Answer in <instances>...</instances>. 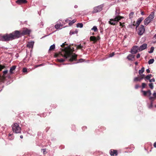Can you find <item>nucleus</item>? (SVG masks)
I'll return each mask as SVG.
<instances>
[{
    "instance_id": "obj_29",
    "label": "nucleus",
    "mask_w": 156,
    "mask_h": 156,
    "mask_svg": "<svg viewBox=\"0 0 156 156\" xmlns=\"http://www.w3.org/2000/svg\"><path fill=\"white\" fill-rule=\"evenodd\" d=\"M149 87H150V88L151 89H153V88H154V86H153V83H149Z\"/></svg>"
},
{
    "instance_id": "obj_23",
    "label": "nucleus",
    "mask_w": 156,
    "mask_h": 156,
    "mask_svg": "<svg viewBox=\"0 0 156 156\" xmlns=\"http://www.w3.org/2000/svg\"><path fill=\"white\" fill-rule=\"evenodd\" d=\"M154 61V59H151L149 60L148 61V63L149 64H151L153 63Z\"/></svg>"
},
{
    "instance_id": "obj_20",
    "label": "nucleus",
    "mask_w": 156,
    "mask_h": 156,
    "mask_svg": "<svg viewBox=\"0 0 156 156\" xmlns=\"http://www.w3.org/2000/svg\"><path fill=\"white\" fill-rule=\"evenodd\" d=\"M62 25L61 24L57 23L55 26V27L56 29H58L60 28L61 27H62Z\"/></svg>"
},
{
    "instance_id": "obj_53",
    "label": "nucleus",
    "mask_w": 156,
    "mask_h": 156,
    "mask_svg": "<svg viewBox=\"0 0 156 156\" xmlns=\"http://www.w3.org/2000/svg\"><path fill=\"white\" fill-rule=\"evenodd\" d=\"M153 98L152 97H150V100H152Z\"/></svg>"
},
{
    "instance_id": "obj_45",
    "label": "nucleus",
    "mask_w": 156,
    "mask_h": 156,
    "mask_svg": "<svg viewBox=\"0 0 156 156\" xmlns=\"http://www.w3.org/2000/svg\"><path fill=\"white\" fill-rule=\"evenodd\" d=\"M73 24V23H72V21L70 22L69 23V26H71V25H72Z\"/></svg>"
},
{
    "instance_id": "obj_2",
    "label": "nucleus",
    "mask_w": 156,
    "mask_h": 156,
    "mask_svg": "<svg viewBox=\"0 0 156 156\" xmlns=\"http://www.w3.org/2000/svg\"><path fill=\"white\" fill-rule=\"evenodd\" d=\"M154 16V12H151L149 16L144 20V24L146 25H147L152 20Z\"/></svg>"
},
{
    "instance_id": "obj_60",
    "label": "nucleus",
    "mask_w": 156,
    "mask_h": 156,
    "mask_svg": "<svg viewBox=\"0 0 156 156\" xmlns=\"http://www.w3.org/2000/svg\"><path fill=\"white\" fill-rule=\"evenodd\" d=\"M77 5H75V8H77Z\"/></svg>"
},
{
    "instance_id": "obj_37",
    "label": "nucleus",
    "mask_w": 156,
    "mask_h": 156,
    "mask_svg": "<svg viewBox=\"0 0 156 156\" xmlns=\"http://www.w3.org/2000/svg\"><path fill=\"white\" fill-rule=\"evenodd\" d=\"M23 72H27V69L26 68H23Z\"/></svg>"
},
{
    "instance_id": "obj_43",
    "label": "nucleus",
    "mask_w": 156,
    "mask_h": 156,
    "mask_svg": "<svg viewBox=\"0 0 156 156\" xmlns=\"http://www.w3.org/2000/svg\"><path fill=\"white\" fill-rule=\"evenodd\" d=\"M76 20H73L72 21V23H75L76 22Z\"/></svg>"
},
{
    "instance_id": "obj_6",
    "label": "nucleus",
    "mask_w": 156,
    "mask_h": 156,
    "mask_svg": "<svg viewBox=\"0 0 156 156\" xmlns=\"http://www.w3.org/2000/svg\"><path fill=\"white\" fill-rule=\"evenodd\" d=\"M123 17L120 16H117L114 19H110V21H109V23L111 25H115L116 22L119 21Z\"/></svg>"
},
{
    "instance_id": "obj_24",
    "label": "nucleus",
    "mask_w": 156,
    "mask_h": 156,
    "mask_svg": "<svg viewBox=\"0 0 156 156\" xmlns=\"http://www.w3.org/2000/svg\"><path fill=\"white\" fill-rule=\"evenodd\" d=\"M55 45L54 44L52 45H51L50 48L49 49V50H53L55 48Z\"/></svg>"
},
{
    "instance_id": "obj_32",
    "label": "nucleus",
    "mask_w": 156,
    "mask_h": 156,
    "mask_svg": "<svg viewBox=\"0 0 156 156\" xmlns=\"http://www.w3.org/2000/svg\"><path fill=\"white\" fill-rule=\"evenodd\" d=\"M141 92L143 93V95L144 96H146L147 93V91H145L142 90Z\"/></svg>"
},
{
    "instance_id": "obj_3",
    "label": "nucleus",
    "mask_w": 156,
    "mask_h": 156,
    "mask_svg": "<svg viewBox=\"0 0 156 156\" xmlns=\"http://www.w3.org/2000/svg\"><path fill=\"white\" fill-rule=\"evenodd\" d=\"M12 131L16 133H20L21 132V129L17 123L13 124L12 126Z\"/></svg>"
},
{
    "instance_id": "obj_9",
    "label": "nucleus",
    "mask_w": 156,
    "mask_h": 156,
    "mask_svg": "<svg viewBox=\"0 0 156 156\" xmlns=\"http://www.w3.org/2000/svg\"><path fill=\"white\" fill-rule=\"evenodd\" d=\"M31 30H30L27 28H24L22 32L21 33L22 35H24L29 34Z\"/></svg>"
},
{
    "instance_id": "obj_1",
    "label": "nucleus",
    "mask_w": 156,
    "mask_h": 156,
    "mask_svg": "<svg viewBox=\"0 0 156 156\" xmlns=\"http://www.w3.org/2000/svg\"><path fill=\"white\" fill-rule=\"evenodd\" d=\"M73 48H71L69 46L65 48L62 50L61 52L58 54H55V57H60L61 56L65 58H68L70 61L75 60L76 59L77 55L73 53Z\"/></svg>"
},
{
    "instance_id": "obj_33",
    "label": "nucleus",
    "mask_w": 156,
    "mask_h": 156,
    "mask_svg": "<svg viewBox=\"0 0 156 156\" xmlns=\"http://www.w3.org/2000/svg\"><path fill=\"white\" fill-rule=\"evenodd\" d=\"M83 45L80 44L77 46V48L78 49H81L82 48H83Z\"/></svg>"
},
{
    "instance_id": "obj_31",
    "label": "nucleus",
    "mask_w": 156,
    "mask_h": 156,
    "mask_svg": "<svg viewBox=\"0 0 156 156\" xmlns=\"http://www.w3.org/2000/svg\"><path fill=\"white\" fill-rule=\"evenodd\" d=\"M57 61L60 62H64L65 60L61 58V59H57Z\"/></svg>"
},
{
    "instance_id": "obj_8",
    "label": "nucleus",
    "mask_w": 156,
    "mask_h": 156,
    "mask_svg": "<svg viewBox=\"0 0 156 156\" xmlns=\"http://www.w3.org/2000/svg\"><path fill=\"white\" fill-rule=\"evenodd\" d=\"M103 7V5H101L99 6L95 7L94 8L93 13H95L100 12L102 10Z\"/></svg>"
},
{
    "instance_id": "obj_19",
    "label": "nucleus",
    "mask_w": 156,
    "mask_h": 156,
    "mask_svg": "<svg viewBox=\"0 0 156 156\" xmlns=\"http://www.w3.org/2000/svg\"><path fill=\"white\" fill-rule=\"evenodd\" d=\"M134 55L130 54L127 56V58L129 60H132L134 58Z\"/></svg>"
},
{
    "instance_id": "obj_14",
    "label": "nucleus",
    "mask_w": 156,
    "mask_h": 156,
    "mask_svg": "<svg viewBox=\"0 0 156 156\" xmlns=\"http://www.w3.org/2000/svg\"><path fill=\"white\" fill-rule=\"evenodd\" d=\"M110 154L112 156H116L117 155V151L114 150H111L110 151Z\"/></svg>"
},
{
    "instance_id": "obj_42",
    "label": "nucleus",
    "mask_w": 156,
    "mask_h": 156,
    "mask_svg": "<svg viewBox=\"0 0 156 156\" xmlns=\"http://www.w3.org/2000/svg\"><path fill=\"white\" fill-rule=\"evenodd\" d=\"M140 57V55L139 54H138L136 55L137 58H138Z\"/></svg>"
},
{
    "instance_id": "obj_62",
    "label": "nucleus",
    "mask_w": 156,
    "mask_h": 156,
    "mask_svg": "<svg viewBox=\"0 0 156 156\" xmlns=\"http://www.w3.org/2000/svg\"><path fill=\"white\" fill-rule=\"evenodd\" d=\"M68 20H66V22H68Z\"/></svg>"
},
{
    "instance_id": "obj_10",
    "label": "nucleus",
    "mask_w": 156,
    "mask_h": 156,
    "mask_svg": "<svg viewBox=\"0 0 156 156\" xmlns=\"http://www.w3.org/2000/svg\"><path fill=\"white\" fill-rule=\"evenodd\" d=\"M138 50V47L136 46H134L131 49V52L132 54H135L136 53Z\"/></svg>"
},
{
    "instance_id": "obj_44",
    "label": "nucleus",
    "mask_w": 156,
    "mask_h": 156,
    "mask_svg": "<svg viewBox=\"0 0 156 156\" xmlns=\"http://www.w3.org/2000/svg\"><path fill=\"white\" fill-rule=\"evenodd\" d=\"M76 20H73L72 21V23H75L76 22Z\"/></svg>"
},
{
    "instance_id": "obj_28",
    "label": "nucleus",
    "mask_w": 156,
    "mask_h": 156,
    "mask_svg": "<svg viewBox=\"0 0 156 156\" xmlns=\"http://www.w3.org/2000/svg\"><path fill=\"white\" fill-rule=\"evenodd\" d=\"M77 27L80 28H82L83 27V24L82 23H78L77 24Z\"/></svg>"
},
{
    "instance_id": "obj_7",
    "label": "nucleus",
    "mask_w": 156,
    "mask_h": 156,
    "mask_svg": "<svg viewBox=\"0 0 156 156\" xmlns=\"http://www.w3.org/2000/svg\"><path fill=\"white\" fill-rule=\"evenodd\" d=\"M144 26L143 25L140 26L137 30V34L139 35H142L145 32Z\"/></svg>"
},
{
    "instance_id": "obj_49",
    "label": "nucleus",
    "mask_w": 156,
    "mask_h": 156,
    "mask_svg": "<svg viewBox=\"0 0 156 156\" xmlns=\"http://www.w3.org/2000/svg\"><path fill=\"white\" fill-rule=\"evenodd\" d=\"M41 150L43 151L44 153H44L45 151V149H42Z\"/></svg>"
},
{
    "instance_id": "obj_25",
    "label": "nucleus",
    "mask_w": 156,
    "mask_h": 156,
    "mask_svg": "<svg viewBox=\"0 0 156 156\" xmlns=\"http://www.w3.org/2000/svg\"><path fill=\"white\" fill-rule=\"evenodd\" d=\"M152 75L151 74H149L148 75H147L145 77V78L147 80H150V78L151 77Z\"/></svg>"
},
{
    "instance_id": "obj_16",
    "label": "nucleus",
    "mask_w": 156,
    "mask_h": 156,
    "mask_svg": "<svg viewBox=\"0 0 156 156\" xmlns=\"http://www.w3.org/2000/svg\"><path fill=\"white\" fill-rule=\"evenodd\" d=\"M16 68V66H13L10 69L9 72L11 74H13L14 73L15 71V69Z\"/></svg>"
},
{
    "instance_id": "obj_15",
    "label": "nucleus",
    "mask_w": 156,
    "mask_h": 156,
    "mask_svg": "<svg viewBox=\"0 0 156 156\" xmlns=\"http://www.w3.org/2000/svg\"><path fill=\"white\" fill-rule=\"evenodd\" d=\"M143 20V18L142 17L140 18L137 20L136 25V27H137L139 26Z\"/></svg>"
},
{
    "instance_id": "obj_26",
    "label": "nucleus",
    "mask_w": 156,
    "mask_h": 156,
    "mask_svg": "<svg viewBox=\"0 0 156 156\" xmlns=\"http://www.w3.org/2000/svg\"><path fill=\"white\" fill-rule=\"evenodd\" d=\"M154 47H151V50L150 51H148V52L149 53H152V52H153V51L154 50Z\"/></svg>"
},
{
    "instance_id": "obj_4",
    "label": "nucleus",
    "mask_w": 156,
    "mask_h": 156,
    "mask_svg": "<svg viewBox=\"0 0 156 156\" xmlns=\"http://www.w3.org/2000/svg\"><path fill=\"white\" fill-rule=\"evenodd\" d=\"M1 40L4 41H7L12 40L13 39L12 35L11 34H5L2 37Z\"/></svg>"
},
{
    "instance_id": "obj_47",
    "label": "nucleus",
    "mask_w": 156,
    "mask_h": 156,
    "mask_svg": "<svg viewBox=\"0 0 156 156\" xmlns=\"http://www.w3.org/2000/svg\"><path fill=\"white\" fill-rule=\"evenodd\" d=\"M153 95L155 98H156V93H154Z\"/></svg>"
},
{
    "instance_id": "obj_54",
    "label": "nucleus",
    "mask_w": 156,
    "mask_h": 156,
    "mask_svg": "<svg viewBox=\"0 0 156 156\" xmlns=\"http://www.w3.org/2000/svg\"><path fill=\"white\" fill-rule=\"evenodd\" d=\"M20 138H21V139L23 138V136L22 135H21V136H20Z\"/></svg>"
},
{
    "instance_id": "obj_11",
    "label": "nucleus",
    "mask_w": 156,
    "mask_h": 156,
    "mask_svg": "<svg viewBox=\"0 0 156 156\" xmlns=\"http://www.w3.org/2000/svg\"><path fill=\"white\" fill-rule=\"evenodd\" d=\"M147 44H144L138 47V51H141L147 48Z\"/></svg>"
},
{
    "instance_id": "obj_18",
    "label": "nucleus",
    "mask_w": 156,
    "mask_h": 156,
    "mask_svg": "<svg viewBox=\"0 0 156 156\" xmlns=\"http://www.w3.org/2000/svg\"><path fill=\"white\" fill-rule=\"evenodd\" d=\"M34 44V41H31L28 42V43L27 46L29 48H32Z\"/></svg>"
},
{
    "instance_id": "obj_63",
    "label": "nucleus",
    "mask_w": 156,
    "mask_h": 156,
    "mask_svg": "<svg viewBox=\"0 0 156 156\" xmlns=\"http://www.w3.org/2000/svg\"><path fill=\"white\" fill-rule=\"evenodd\" d=\"M155 107H156V105H155Z\"/></svg>"
},
{
    "instance_id": "obj_56",
    "label": "nucleus",
    "mask_w": 156,
    "mask_h": 156,
    "mask_svg": "<svg viewBox=\"0 0 156 156\" xmlns=\"http://www.w3.org/2000/svg\"><path fill=\"white\" fill-rule=\"evenodd\" d=\"M135 64L136 65H137L138 64V62H135Z\"/></svg>"
},
{
    "instance_id": "obj_35",
    "label": "nucleus",
    "mask_w": 156,
    "mask_h": 156,
    "mask_svg": "<svg viewBox=\"0 0 156 156\" xmlns=\"http://www.w3.org/2000/svg\"><path fill=\"white\" fill-rule=\"evenodd\" d=\"M5 68V66H2L0 64V71Z\"/></svg>"
},
{
    "instance_id": "obj_52",
    "label": "nucleus",
    "mask_w": 156,
    "mask_h": 156,
    "mask_svg": "<svg viewBox=\"0 0 156 156\" xmlns=\"http://www.w3.org/2000/svg\"><path fill=\"white\" fill-rule=\"evenodd\" d=\"M42 66V64H40V65H38L36 66V67H38L39 66Z\"/></svg>"
},
{
    "instance_id": "obj_51",
    "label": "nucleus",
    "mask_w": 156,
    "mask_h": 156,
    "mask_svg": "<svg viewBox=\"0 0 156 156\" xmlns=\"http://www.w3.org/2000/svg\"><path fill=\"white\" fill-rule=\"evenodd\" d=\"M141 14L142 15H144V13L143 12H141Z\"/></svg>"
},
{
    "instance_id": "obj_50",
    "label": "nucleus",
    "mask_w": 156,
    "mask_h": 156,
    "mask_svg": "<svg viewBox=\"0 0 156 156\" xmlns=\"http://www.w3.org/2000/svg\"><path fill=\"white\" fill-rule=\"evenodd\" d=\"M154 147H156V142H155L154 143Z\"/></svg>"
},
{
    "instance_id": "obj_58",
    "label": "nucleus",
    "mask_w": 156,
    "mask_h": 156,
    "mask_svg": "<svg viewBox=\"0 0 156 156\" xmlns=\"http://www.w3.org/2000/svg\"><path fill=\"white\" fill-rule=\"evenodd\" d=\"M120 23V26H122V23L121 22H120V23Z\"/></svg>"
},
{
    "instance_id": "obj_13",
    "label": "nucleus",
    "mask_w": 156,
    "mask_h": 156,
    "mask_svg": "<svg viewBox=\"0 0 156 156\" xmlns=\"http://www.w3.org/2000/svg\"><path fill=\"white\" fill-rule=\"evenodd\" d=\"M100 38L99 36H98L97 37H96L94 36H93L90 37V41H94L95 42L99 40Z\"/></svg>"
},
{
    "instance_id": "obj_55",
    "label": "nucleus",
    "mask_w": 156,
    "mask_h": 156,
    "mask_svg": "<svg viewBox=\"0 0 156 156\" xmlns=\"http://www.w3.org/2000/svg\"><path fill=\"white\" fill-rule=\"evenodd\" d=\"M154 37L155 39H156V34L154 35Z\"/></svg>"
},
{
    "instance_id": "obj_22",
    "label": "nucleus",
    "mask_w": 156,
    "mask_h": 156,
    "mask_svg": "<svg viewBox=\"0 0 156 156\" xmlns=\"http://www.w3.org/2000/svg\"><path fill=\"white\" fill-rule=\"evenodd\" d=\"M7 72H8L7 70H6L5 71H4L3 72V74L2 76L3 79H5V75L7 73Z\"/></svg>"
},
{
    "instance_id": "obj_41",
    "label": "nucleus",
    "mask_w": 156,
    "mask_h": 156,
    "mask_svg": "<svg viewBox=\"0 0 156 156\" xmlns=\"http://www.w3.org/2000/svg\"><path fill=\"white\" fill-rule=\"evenodd\" d=\"M147 93H148L149 94V96H150L151 95V91L150 90H148L147 91Z\"/></svg>"
},
{
    "instance_id": "obj_38",
    "label": "nucleus",
    "mask_w": 156,
    "mask_h": 156,
    "mask_svg": "<svg viewBox=\"0 0 156 156\" xmlns=\"http://www.w3.org/2000/svg\"><path fill=\"white\" fill-rule=\"evenodd\" d=\"M75 34V33L72 30H71L70 32V34L72 35L73 34Z\"/></svg>"
},
{
    "instance_id": "obj_39",
    "label": "nucleus",
    "mask_w": 156,
    "mask_h": 156,
    "mask_svg": "<svg viewBox=\"0 0 156 156\" xmlns=\"http://www.w3.org/2000/svg\"><path fill=\"white\" fill-rule=\"evenodd\" d=\"M155 81V80L154 78L152 79H150L149 80V82H154Z\"/></svg>"
},
{
    "instance_id": "obj_61",
    "label": "nucleus",
    "mask_w": 156,
    "mask_h": 156,
    "mask_svg": "<svg viewBox=\"0 0 156 156\" xmlns=\"http://www.w3.org/2000/svg\"><path fill=\"white\" fill-rule=\"evenodd\" d=\"M125 25H122V27H123Z\"/></svg>"
},
{
    "instance_id": "obj_34",
    "label": "nucleus",
    "mask_w": 156,
    "mask_h": 156,
    "mask_svg": "<svg viewBox=\"0 0 156 156\" xmlns=\"http://www.w3.org/2000/svg\"><path fill=\"white\" fill-rule=\"evenodd\" d=\"M146 84L145 83H142V87L143 88H144L146 86Z\"/></svg>"
},
{
    "instance_id": "obj_27",
    "label": "nucleus",
    "mask_w": 156,
    "mask_h": 156,
    "mask_svg": "<svg viewBox=\"0 0 156 156\" xmlns=\"http://www.w3.org/2000/svg\"><path fill=\"white\" fill-rule=\"evenodd\" d=\"M91 30H94V31L95 32L98 30V29L96 26H94L91 29Z\"/></svg>"
},
{
    "instance_id": "obj_5",
    "label": "nucleus",
    "mask_w": 156,
    "mask_h": 156,
    "mask_svg": "<svg viewBox=\"0 0 156 156\" xmlns=\"http://www.w3.org/2000/svg\"><path fill=\"white\" fill-rule=\"evenodd\" d=\"M13 39L19 37L21 35L20 31L16 30L11 33Z\"/></svg>"
},
{
    "instance_id": "obj_40",
    "label": "nucleus",
    "mask_w": 156,
    "mask_h": 156,
    "mask_svg": "<svg viewBox=\"0 0 156 156\" xmlns=\"http://www.w3.org/2000/svg\"><path fill=\"white\" fill-rule=\"evenodd\" d=\"M139 87V86L138 84H136L135 86V88L136 89H137Z\"/></svg>"
},
{
    "instance_id": "obj_12",
    "label": "nucleus",
    "mask_w": 156,
    "mask_h": 156,
    "mask_svg": "<svg viewBox=\"0 0 156 156\" xmlns=\"http://www.w3.org/2000/svg\"><path fill=\"white\" fill-rule=\"evenodd\" d=\"M144 75H141L140 77H136L134 79V82L140 81L144 78Z\"/></svg>"
},
{
    "instance_id": "obj_57",
    "label": "nucleus",
    "mask_w": 156,
    "mask_h": 156,
    "mask_svg": "<svg viewBox=\"0 0 156 156\" xmlns=\"http://www.w3.org/2000/svg\"><path fill=\"white\" fill-rule=\"evenodd\" d=\"M77 32H78L77 31H75L74 32L75 33V34H77Z\"/></svg>"
},
{
    "instance_id": "obj_36",
    "label": "nucleus",
    "mask_w": 156,
    "mask_h": 156,
    "mask_svg": "<svg viewBox=\"0 0 156 156\" xmlns=\"http://www.w3.org/2000/svg\"><path fill=\"white\" fill-rule=\"evenodd\" d=\"M114 55V52H112V53L110 54L109 55V57H112Z\"/></svg>"
},
{
    "instance_id": "obj_48",
    "label": "nucleus",
    "mask_w": 156,
    "mask_h": 156,
    "mask_svg": "<svg viewBox=\"0 0 156 156\" xmlns=\"http://www.w3.org/2000/svg\"><path fill=\"white\" fill-rule=\"evenodd\" d=\"M65 43H63L62 45H61V47H63V46H64V45H65Z\"/></svg>"
},
{
    "instance_id": "obj_21",
    "label": "nucleus",
    "mask_w": 156,
    "mask_h": 156,
    "mask_svg": "<svg viewBox=\"0 0 156 156\" xmlns=\"http://www.w3.org/2000/svg\"><path fill=\"white\" fill-rule=\"evenodd\" d=\"M144 67L142 68L139 71V73L141 75L142 73L144 71Z\"/></svg>"
},
{
    "instance_id": "obj_17",
    "label": "nucleus",
    "mask_w": 156,
    "mask_h": 156,
    "mask_svg": "<svg viewBox=\"0 0 156 156\" xmlns=\"http://www.w3.org/2000/svg\"><path fill=\"white\" fill-rule=\"evenodd\" d=\"M27 2L26 0H18L16 2V3L19 4L26 3Z\"/></svg>"
},
{
    "instance_id": "obj_59",
    "label": "nucleus",
    "mask_w": 156,
    "mask_h": 156,
    "mask_svg": "<svg viewBox=\"0 0 156 156\" xmlns=\"http://www.w3.org/2000/svg\"><path fill=\"white\" fill-rule=\"evenodd\" d=\"M11 136V134H9V138H10V136Z\"/></svg>"
},
{
    "instance_id": "obj_46",
    "label": "nucleus",
    "mask_w": 156,
    "mask_h": 156,
    "mask_svg": "<svg viewBox=\"0 0 156 156\" xmlns=\"http://www.w3.org/2000/svg\"><path fill=\"white\" fill-rule=\"evenodd\" d=\"M146 71L147 73H149L150 72V71L149 69H147L146 70Z\"/></svg>"
},
{
    "instance_id": "obj_30",
    "label": "nucleus",
    "mask_w": 156,
    "mask_h": 156,
    "mask_svg": "<svg viewBox=\"0 0 156 156\" xmlns=\"http://www.w3.org/2000/svg\"><path fill=\"white\" fill-rule=\"evenodd\" d=\"M134 13L133 12H131L129 14V17L130 18H132L133 17Z\"/></svg>"
}]
</instances>
